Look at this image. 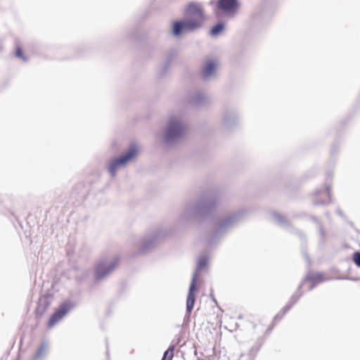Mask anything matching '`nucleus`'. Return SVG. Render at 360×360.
Returning a JSON list of instances; mask_svg holds the SVG:
<instances>
[{
    "label": "nucleus",
    "instance_id": "f257e3e1",
    "mask_svg": "<svg viewBox=\"0 0 360 360\" xmlns=\"http://www.w3.org/2000/svg\"><path fill=\"white\" fill-rule=\"evenodd\" d=\"M183 15L182 18L174 20L171 23L170 34L176 39L201 29L206 19L203 7L195 1L186 5Z\"/></svg>",
    "mask_w": 360,
    "mask_h": 360
},
{
    "label": "nucleus",
    "instance_id": "f03ea898",
    "mask_svg": "<svg viewBox=\"0 0 360 360\" xmlns=\"http://www.w3.org/2000/svg\"><path fill=\"white\" fill-rule=\"evenodd\" d=\"M219 202L217 193H205L193 203L186 204L179 215V219L188 221L192 219L200 221L210 218L216 211Z\"/></svg>",
    "mask_w": 360,
    "mask_h": 360
},
{
    "label": "nucleus",
    "instance_id": "7ed1b4c3",
    "mask_svg": "<svg viewBox=\"0 0 360 360\" xmlns=\"http://www.w3.org/2000/svg\"><path fill=\"white\" fill-rule=\"evenodd\" d=\"M243 212L238 210L214 224L211 233L205 239L207 248L212 249L217 246L222 240L227 231L236 225L243 217Z\"/></svg>",
    "mask_w": 360,
    "mask_h": 360
},
{
    "label": "nucleus",
    "instance_id": "20e7f679",
    "mask_svg": "<svg viewBox=\"0 0 360 360\" xmlns=\"http://www.w3.org/2000/svg\"><path fill=\"white\" fill-rule=\"evenodd\" d=\"M243 212L238 210L214 224L211 233L205 239L207 248L212 249L217 246L222 240L227 231L236 225L243 217Z\"/></svg>",
    "mask_w": 360,
    "mask_h": 360
},
{
    "label": "nucleus",
    "instance_id": "39448f33",
    "mask_svg": "<svg viewBox=\"0 0 360 360\" xmlns=\"http://www.w3.org/2000/svg\"><path fill=\"white\" fill-rule=\"evenodd\" d=\"M186 129V124L181 118L176 116L169 117L162 131L163 143L169 146L177 144L184 137Z\"/></svg>",
    "mask_w": 360,
    "mask_h": 360
},
{
    "label": "nucleus",
    "instance_id": "423d86ee",
    "mask_svg": "<svg viewBox=\"0 0 360 360\" xmlns=\"http://www.w3.org/2000/svg\"><path fill=\"white\" fill-rule=\"evenodd\" d=\"M274 221L281 227L289 229L292 233L296 234L301 241V252L307 263L310 264V257L307 253V237L305 233L293 227L290 221L283 215L276 211H273L271 213Z\"/></svg>",
    "mask_w": 360,
    "mask_h": 360
},
{
    "label": "nucleus",
    "instance_id": "0eeeda50",
    "mask_svg": "<svg viewBox=\"0 0 360 360\" xmlns=\"http://www.w3.org/2000/svg\"><path fill=\"white\" fill-rule=\"evenodd\" d=\"M137 155L138 146L134 143H131L127 150L121 155L110 160L106 166V169L111 177H115L117 169L120 167H124L129 161L135 158Z\"/></svg>",
    "mask_w": 360,
    "mask_h": 360
},
{
    "label": "nucleus",
    "instance_id": "6e6552de",
    "mask_svg": "<svg viewBox=\"0 0 360 360\" xmlns=\"http://www.w3.org/2000/svg\"><path fill=\"white\" fill-rule=\"evenodd\" d=\"M240 124L238 110L235 106L224 105L221 111V125L224 131L231 132L236 130Z\"/></svg>",
    "mask_w": 360,
    "mask_h": 360
},
{
    "label": "nucleus",
    "instance_id": "1a4fd4ad",
    "mask_svg": "<svg viewBox=\"0 0 360 360\" xmlns=\"http://www.w3.org/2000/svg\"><path fill=\"white\" fill-rule=\"evenodd\" d=\"M119 257H115L110 262L102 260L94 268V280L95 283L104 281L118 266Z\"/></svg>",
    "mask_w": 360,
    "mask_h": 360
},
{
    "label": "nucleus",
    "instance_id": "9d476101",
    "mask_svg": "<svg viewBox=\"0 0 360 360\" xmlns=\"http://www.w3.org/2000/svg\"><path fill=\"white\" fill-rule=\"evenodd\" d=\"M77 307V303L70 300L65 299L60 302L55 310V311L51 315L47 323V327L49 328H52L59 321H60L64 317H65L72 310Z\"/></svg>",
    "mask_w": 360,
    "mask_h": 360
},
{
    "label": "nucleus",
    "instance_id": "9b49d317",
    "mask_svg": "<svg viewBox=\"0 0 360 360\" xmlns=\"http://www.w3.org/2000/svg\"><path fill=\"white\" fill-rule=\"evenodd\" d=\"M163 237L164 233L161 230H155L150 235L143 239L138 250V253L139 255H144L149 252L156 246L159 240Z\"/></svg>",
    "mask_w": 360,
    "mask_h": 360
},
{
    "label": "nucleus",
    "instance_id": "f8f14e48",
    "mask_svg": "<svg viewBox=\"0 0 360 360\" xmlns=\"http://www.w3.org/2000/svg\"><path fill=\"white\" fill-rule=\"evenodd\" d=\"M198 290L197 285H195V278L191 282L188 292L187 294L186 297V314L184 318V326H188L190 319H191V314L193 309L194 304L195 302V292Z\"/></svg>",
    "mask_w": 360,
    "mask_h": 360
},
{
    "label": "nucleus",
    "instance_id": "ddd939ff",
    "mask_svg": "<svg viewBox=\"0 0 360 360\" xmlns=\"http://www.w3.org/2000/svg\"><path fill=\"white\" fill-rule=\"evenodd\" d=\"M217 7L225 15L233 16L239 9L240 3L238 0H218Z\"/></svg>",
    "mask_w": 360,
    "mask_h": 360
},
{
    "label": "nucleus",
    "instance_id": "4468645a",
    "mask_svg": "<svg viewBox=\"0 0 360 360\" xmlns=\"http://www.w3.org/2000/svg\"><path fill=\"white\" fill-rule=\"evenodd\" d=\"M188 102L193 108H202L207 107L211 101L210 98L204 93L195 91L189 95Z\"/></svg>",
    "mask_w": 360,
    "mask_h": 360
},
{
    "label": "nucleus",
    "instance_id": "2eb2a0df",
    "mask_svg": "<svg viewBox=\"0 0 360 360\" xmlns=\"http://www.w3.org/2000/svg\"><path fill=\"white\" fill-rule=\"evenodd\" d=\"M53 300V296L51 294H46L39 297L37 307L36 308V316H41L49 309Z\"/></svg>",
    "mask_w": 360,
    "mask_h": 360
},
{
    "label": "nucleus",
    "instance_id": "dca6fc26",
    "mask_svg": "<svg viewBox=\"0 0 360 360\" xmlns=\"http://www.w3.org/2000/svg\"><path fill=\"white\" fill-rule=\"evenodd\" d=\"M217 70V63L213 60H208L201 67V77L203 81L214 75Z\"/></svg>",
    "mask_w": 360,
    "mask_h": 360
},
{
    "label": "nucleus",
    "instance_id": "f3484780",
    "mask_svg": "<svg viewBox=\"0 0 360 360\" xmlns=\"http://www.w3.org/2000/svg\"><path fill=\"white\" fill-rule=\"evenodd\" d=\"M176 56V53L171 51H169L167 56H165V58L161 65V68L158 72V77L159 78L164 77L168 72L169 69L170 68V65Z\"/></svg>",
    "mask_w": 360,
    "mask_h": 360
},
{
    "label": "nucleus",
    "instance_id": "a211bd4d",
    "mask_svg": "<svg viewBox=\"0 0 360 360\" xmlns=\"http://www.w3.org/2000/svg\"><path fill=\"white\" fill-rule=\"evenodd\" d=\"M208 266H209V256L207 255H200L197 260L195 269L193 274V278H192L191 281L193 280L194 278H195V281L196 280V277H197L198 271L206 269L208 267ZM195 285H196L195 283Z\"/></svg>",
    "mask_w": 360,
    "mask_h": 360
},
{
    "label": "nucleus",
    "instance_id": "6ab92c4d",
    "mask_svg": "<svg viewBox=\"0 0 360 360\" xmlns=\"http://www.w3.org/2000/svg\"><path fill=\"white\" fill-rule=\"evenodd\" d=\"M49 350V344L46 340L41 341L32 360H43L46 356Z\"/></svg>",
    "mask_w": 360,
    "mask_h": 360
},
{
    "label": "nucleus",
    "instance_id": "aec40b11",
    "mask_svg": "<svg viewBox=\"0 0 360 360\" xmlns=\"http://www.w3.org/2000/svg\"><path fill=\"white\" fill-rule=\"evenodd\" d=\"M91 276V272L89 270L83 269L77 272L75 275V281L79 284L82 285L88 282Z\"/></svg>",
    "mask_w": 360,
    "mask_h": 360
},
{
    "label": "nucleus",
    "instance_id": "412c9836",
    "mask_svg": "<svg viewBox=\"0 0 360 360\" xmlns=\"http://www.w3.org/2000/svg\"><path fill=\"white\" fill-rule=\"evenodd\" d=\"M225 23L221 20H219L210 28V34L214 37H217L225 30Z\"/></svg>",
    "mask_w": 360,
    "mask_h": 360
},
{
    "label": "nucleus",
    "instance_id": "4be33fe9",
    "mask_svg": "<svg viewBox=\"0 0 360 360\" xmlns=\"http://www.w3.org/2000/svg\"><path fill=\"white\" fill-rule=\"evenodd\" d=\"M332 179H333L332 172L331 171L327 172L326 176V184L324 189H325L326 195L328 198L329 202H331L332 199H333L332 193H331V186H330V182L332 181Z\"/></svg>",
    "mask_w": 360,
    "mask_h": 360
},
{
    "label": "nucleus",
    "instance_id": "5701e85b",
    "mask_svg": "<svg viewBox=\"0 0 360 360\" xmlns=\"http://www.w3.org/2000/svg\"><path fill=\"white\" fill-rule=\"evenodd\" d=\"M304 281H310V282H313V283H316V282L321 283L323 281V274L319 272L310 273L304 277Z\"/></svg>",
    "mask_w": 360,
    "mask_h": 360
},
{
    "label": "nucleus",
    "instance_id": "b1692460",
    "mask_svg": "<svg viewBox=\"0 0 360 360\" xmlns=\"http://www.w3.org/2000/svg\"><path fill=\"white\" fill-rule=\"evenodd\" d=\"M340 148V143H334L332 146L330 151V163H332L333 165L335 164L336 156L338 155V150Z\"/></svg>",
    "mask_w": 360,
    "mask_h": 360
},
{
    "label": "nucleus",
    "instance_id": "393cba45",
    "mask_svg": "<svg viewBox=\"0 0 360 360\" xmlns=\"http://www.w3.org/2000/svg\"><path fill=\"white\" fill-rule=\"evenodd\" d=\"M175 349L174 345H170L168 349L165 351L161 360H172L174 357V352Z\"/></svg>",
    "mask_w": 360,
    "mask_h": 360
},
{
    "label": "nucleus",
    "instance_id": "a878e982",
    "mask_svg": "<svg viewBox=\"0 0 360 360\" xmlns=\"http://www.w3.org/2000/svg\"><path fill=\"white\" fill-rule=\"evenodd\" d=\"M15 57L21 59L24 62L28 61V58L25 56L23 50L20 46H18L15 52Z\"/></svg>",
    "mask_w": 360,
    "mask_h": 360
},
{
    "label": "nucleus",
    "instance_id": "bb28decb",
    "mask_svg": "<svg viewBox=\"0 0 360 360\" xmlns=\"http://www.w3.org/2000/svg\"><path fill=\"white\" fill-rule=\"evenodd\" d=\"M303 295V292H295L290 297L289 302L294 306Z\"/></svg>",
    "mask_w": 360,
    "mask_h": 360
},
{
    "label": "nucleus",
    "instance_id": "cd10ccee",
    "mask_svg": "<svg viewBox=\"0 0 360 360\" xmlns=\"http://www.w3.org/2000/svg\"><path fill=\"white\" fill-rule=\"evenodd\" d=\"M352 260L358 267H360V252L356 251L353 253Z\"/></svg>",
    "mask_w": 360,
    "mask_h": 360
},
{
    "label": "nucleus",
    "instance_id": "c85d7f7f",
    "mask_svg": "<svg viewBox=\"0 0 360 360\" xmlns=\"http://www.w3.org/2000/svg\"><path fill=\"white\" fill-rule=\"evenodd\" d=\"M293 307V305L288 302V304H285V306L281 309V316H283L288 311L291 309V308Z\"/></svg>",
    "mask_w": 360,
    "mask_h": 360
},
{
    "label": "nucleus",
    "instance_id": "c756f323",
    "mask_svg": "<svg viewBox=\"0 0 360 360\" xmlns=\"http://www.w3.org/2000/svg\"><path fill=\"white\" fill-rule=\"evenodd\" d=\"M326 238H319L318 241V247L323 250L325 247Z\"/></svg>",
    "mask_w": 360,
    "mask_h": 360
},
{
    "label": "nucleus",
    "instance_id": "7c9ffc66",
    "mask_svg": "<svg viewBox=\"0 0 360 360\" xmlns=\"http://www.w3.org/2000/svg\"><path fill=\"white\" fill-rule=\"evenodd\" d=\"M309 214L305 212H300L299 214H295L292 216L293 218H302V217H309Z\"/></svg>",
    "mask_w": 360,
    "mask_h": 360
},
{
    "label": "nucleus",
    "instance_id": "2f4dec72",
    "mask_svg": "<svg viewBox=\"0 0 360 360\" xmlns=\"http://www.w3.org/2000/svg\"><path fill=\"white\" fill-rule=\"evenodd\" d=\"M308 219L312 221L314 224H318L321 221L316 216L309 214Z\"/></svg>",
    "mask_w": 360,
    "mask_h": 360
},
{
    "label": "nucleus",
    "instance_id": "473e14b6",
    "mask_svg": "<svg viewBox=\"0 0 360 360\" xmlns=\"http://www.w3.org/2000/svg\"><path fill=\"white\" fill-rule=\"evenodd\" d=\"M326 204H328V202H326V201H324L323 200H316L313 202V205L314 206L326 205Z\"/></svg>",
    "mask_w": 360,
    "mask_h": 360
},
{
    "label": "nucleus",
    "instance_id": "72a5a7b5",
    "mask_svg": "<svg viewBox=\"0 0 360 360\" xmlns=\"http://www.w3.org/2000/svg\"><path fill=\"white\" fill-rule=\"evenodd\" d=\"M336 213H337V214H338L341 218H342V219H344L346 218V217H345V215L344 212H342V211L339 207H338V208L336 209Z\"/></svg>",
    "mask_w": 360,
    "mask_h": 360
},
{
    "label": "nucleus",
    "instance_id": "f704fd0d",
    "mask_svg": "<svg viewBox=\"0 0 360 360\" xmlns=\"http://www.w3.org/2000/svg\"><path fill=\"white\" fill-rule=\"evenodd\" d=\"M318 233L319 234V238H326V233L325 229L318 231Z\"/></svg>",
    "mask_w": 360,
    "mask_h": 360
},
{
    "label": "nucleus",
    "instance_id": "c9c22d12",
    "mask_svg": "<svg viewBox=\"0 0 360 360\" xmlns=\"http://www.w3.org/2000/svg\"><path fill=\"white\" fill-rule=\"evenodd\" d=\"M305 282H306V281H304V279H303V280H302V281L300 283V284L298 285L297 289V290H296V292H297V293L302 292L301 291V290H302V287H303V285H304V283Z\"/></svg>",
    "mask_w": 360,
    "mask_h": 360
},
{
    "label": "nucleus",
    "instance_id": "e433bc0d",
    "mask_svg": "<svg viewBox=\"0 0 360 360\" xmlns=\"http://www.w3.org/2000/svg\"><path fill=\"white\" fill-rule=\"evenodd\" d=\"M305 282H306V281H304V279H303V280H302V281L300 283V284L298 285L297 289V290H296V292H297V293L302 292L301 291V290H302V287H303V285H304V283Z\"/></svg>",
    "mask_w": 360,
    "mask_h": 360
},
{
    "label": "nucleus",
    "instance_id": "4c0bfd02",
    "mask_svg": "<svg viewBox=\"0 0 360 360\" xmlns=\"http://www.w3.org/2000/svg\"><path fill=\"white\" fill-rule=\"evenodd\" d=\"M316 228L318 231L324 229L323 224L321 221H320L318 224H316Z\"/></svg>",
    "mask_w": 360,
    "mask_h": 360
},
{
    "label": "nucleus",
    "instance_id": "58836bf2",
    "mask_svg": "<svg viewBox=\"0 0 360 360\" xmlns=\"http://www.w3.org/2000/svg\"><path fill=\"white\" fill-rule=\"evenodd\" d=\"M316 285H317L316 283L311 282V283L309 285V286L308 288V290L309 291L312 290L314 288H316Z\"/></svg>",
    "mask_w": 360,
    "mask_h": 360
},
{
    "label": "nucleus",
    "instance_id": "ea45409f",
    "mask_svg": "<svg viewBox=\"0 0 360 360\" xmlns=\"http://www.w3.org/2000/svg\"><path fill=\"white\" fill-rule=\"evenodd\" d=\"M283 316H281V314L280 315V314H276L274 318V321H279L282 319Z\"/></svg>",
    "mask_w": 360,
    "mask_h": 360
},
{
    "label": "nucleus",
    "instance_id": "a19ab883",
    "mask_svg": "<svg viewBox=\"0 0 360 360\" xmlns=\"http://www.w3.org/2000/svg\"><path fill=\"white\" fill-rule=\"evenodd\" d=\"M273 328H274V325H272L271 326H269V327L266 329V330L265 331V334H266V335H269V334L271 332V330H272Z\"/></svg>",
    "mask_w": 360,
    "mask_h": 360
},
{
    "label": "nucleus",
    "instance_id": "79ce46f5",
    "mask_svg": "<svg viewBox=\"0 0 360 360\" xmlns=\"http://www.w3.org/2000/svg\"><path fill=\"white\" fill-rule=\"evenodd\" d=\"M210 296L212 297V301L214 302V303H217V300L214 298V297L212 295V294L210 295Z\"/></svg>",
    "mask_w": 360,
    "mask_h": 360
},
{
    "label": "nucleus",
    "instance_id": "37998d69",
    "mask_svg": "<svg viewBox=\"0 0 360 360\" xmlns=\"http://www.w3.org/2000/svg\"><path fill=\"white\" fill-rule=\"evenodd\" d=\"M321 192V189H316L315 191V195H319Z\"/></svg>",
    "mask_w": 360,
    "mask_h": 360
},
{
    "label": "nucleus",
    "instance_id": "c03bdc74",
    "mask_svg": "<svg viewBox=\"0 0 360 360\" xmlns=\"http://www.w3.org/2000/svg\"><path fill=\"white\" fill-rule=\"evenodd\" d=\"M325 216L327 217V218H329L330 217V212H326L324 213Z\"/></svg>",
    "mask_w": 360,
    "mask_h": 360
},
{
    "label": "nucleus",
    "instance_id": "a18cd8bd",
    "mask_svg": "<svg viewBox=\"0 0 360 360\" xmlns=\"http://www.w3.org/2000/svg\"><path fill=\"white\" fill-rule=\"evenodd\" d=\"M349 224L351 226H353V224H353V222H352V221H349Z\"/></svg>",
    "mask_w": 360,
    "mask_h": 360
}]
</instances>
